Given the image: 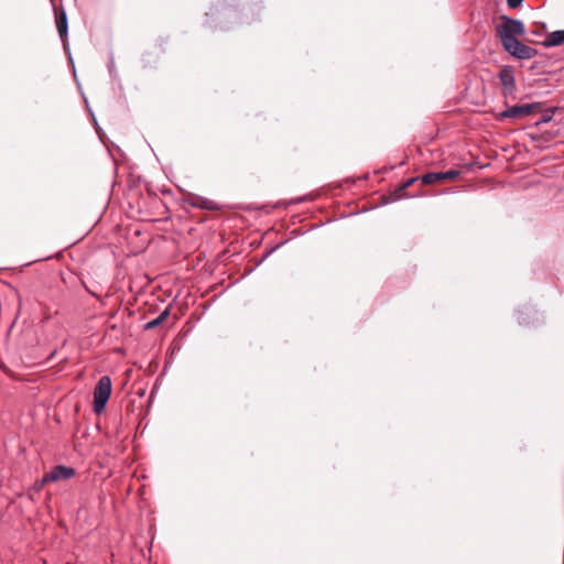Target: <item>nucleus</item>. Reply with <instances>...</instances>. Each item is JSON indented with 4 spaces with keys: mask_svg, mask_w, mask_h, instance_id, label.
I'll use <instances>...</instances> for the list:
<instances>
[{
    "mask_svg": "<svg viewBox=\"0 0 564 564\" xmlns=\"http://www.w3.org/2000/svg\"><path fill=\"white\" fill-rule=\"evenodd\" d=\"M496 33L505 51L512 57L530 59L536 56L538 51L534 47L522 43L518 39L525 33L524 24L520 20L506 15L501 17L500 23L496 26Z\"/></svg>",
    "mask_w": 564,
    "mask_h": 564,
    "instance_id": "nucleus-1",
    "label": "nucleus"
},
{
    "mask_svg": "<svg viewBox=\"0 0 564 564\" xmlns=\"http://www.w3.org/2000/svg\"><path fill=\"white\" fill-rule=\"evenodd\" d=\"M112 383L108 376H102L94 389V411L100 414L105 411L106 404L111 395Z\"/></svg>",
    "mask_w": 564,
    "mask_h": 564,
    "instance_id": "nucleus-2",
    "label": "nucleus"
},
{
    "mask_svg": "<svg viewBox=\"0 0 564 564\" xmlns=\"http://www.w3.org/2000/svg\"><path fill=\"white\" fill-rule=\"evenodd\" d=\"M538 108L533 104H523L509 107L498 115L499 120L505 119H521L531 115Z\"/></svg>",
    "mask_w": 564,
    "mask_h": 564,
    "instance_id": "nucleus-3",
    "label": "nucleus"
},
{
    "mask_svg": "<svg viewBox=\"0 0 564 564\" xmlns=\"http://www.w3.org/2000/svg\"><path fill=\"white\" fill-rule=\"evenodd\" d=\"M460 172L458 170H448L446 172H430L421 176L422 184H434L456 180Z\"/></svg>",
    "mask_w": 564,
    "mask_h": 564,
    "instance_id": "nucleus-4",
    "label": "nucleus"
},
{
    "mask_svg": "<svg viewBox=\"0 0 564 564\" xmlns=\"http://www.w3.org/2000/svg\"><path fill=\"white\" fill-rule=\"evenodd\" d=\"M76 475V470L73 467L65 465H57L52 468L50 473L44 475V481H61L73 478Z\"/></svg>",
    "mask_w": 564,
    "mask_h": 564,
    "instance_id": "nucleus-5",
    "label": "nucleus"
},
{
    "mask_svg": "<svg viewBox=\"0 0 564 564\" xmlns=\"http://www.w3.org/2000/svg\"><path fill=\"white\" fill-rule=\"evenodd\" d=\"M499 80L503 87L505 95L512 94L516 90V78L513 67L503 66L499 72Z\"/></svg>",
    "mask_w": 564,
    "mask_h": 564,
    "instance_id": "nucleus-6",
    "label": "nucleus"
},
{
    "mask_svg": "<svg viewBox=\"0 0 564 564\" xmlns=\"http://www.w3.org/2000/svg\"><path fill=\"white\" fill-rule=\"evenodd\" d=\"M56 28L61 39L64 40L68 32L67 15L64 9L56 12Z\"/></svg>",
    "mask_w": 564,
    "mask_h": 564,
    "instance_id": "nucleus-7",
    "label": "nucleus"
},
{
    "mask_svg": "<svg viewBox=\"0 0 564 564\" xmlns=\"http://www.w3.org/2000/svg\"><path fill=\"white\" fill-rule=\"evenodd\" d=\"M542 44L545 47L560 46L564 44V30L551 32Z\"/></svg>",
    "mask_w": 564,
    "mask_h": 564,
    "instance_id": "nucleus-8",
    "label": "nucleus"
},
{
    "mask_svg": "<svg viewBox=\"0 0 564 564\" xmlns=\"http://www.w3.org/2000/svg\"><path fill=\"white\" fill-rule=\"evenodd\" d=\"M191 204L195 207H199L207 210L218 209V206L214 200L200 196L194 197Z\"/></svg>",
    "mask_w": 564,
    "mask_h": 564,
    "instance_id": "nucleus-9",
    "label": "nucleus"
},
{
    "mask_svg": "<svg viewBox=\"0 0 564 564\" xmlns=\"http://www.w3.org/2000/svg\"><path fill=\"white\" fill-rule=\"evenodd\" d=\"M169 315H170V310L165 308L163 312L160 313V315L156 318L145 323L144 329L149 330V329H153V328L158 327L169 317Z\"/></svg>",
    "mask_w": 564,
    "mask_h": 564,
    "instance_id": "nucleus-10",
    "label": "nucleus"
},
{
    "mask_svg": "<svg viewBox=\"0 0 564 564\" xmlns=\"http://www.w3.org/2000/svg\"><path fill=\"white\" fill-rule=\"evenodd\" d=\"M421 181V177H411L406 180L404 183L401 184V186L394 192V199H399L404 196L403 192L410 187L413 183L416 181Z\"/></svg>",
    "mask_w": 564,
    "mask_h": 564,
    "instance_id": "nucleus-11",
    "label": "nucleus"
},
{
    "mask_svg": "<svg viewBox=\"0 0 564 564\" xmlns=\"http://www.w3.org/2000/svg\"><path fill=\"white\" fill-rule=\"evenodd\" d=\"M522 1L523 0H507V4L509 8L516 9L522 3Z\"/></svg>",
    "mask_w": 564,
    "mask_h": 564,
    "instance_id": "nucleus-12",
    "label": "nucleus"
},
{
    "mask_svg": "<svg viewBox=\"0 0 564 564\" xmlns=\"http://www.w3.org/2000/svg\"><path fill=\"white\" fill-rule=\"evenodd\" d=\"M48 482L50 481H44V476H43L42 479L40 481H37L39 489L43 488Z\"/></svg>",
    "mask_w": 564,
    "mask_h": 564,
    "instance_id": "nucleus-13",
    "label": "nucleus"
}]
</instances>
